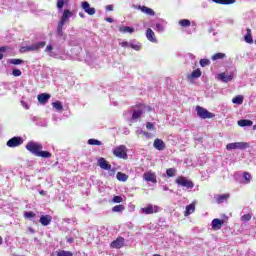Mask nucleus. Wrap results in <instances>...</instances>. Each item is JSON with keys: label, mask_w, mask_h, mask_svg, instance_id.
Masks as SVG:
<instances>
[{"label": "nucleus", "mask_w": 256, "mask_h": 256, "mask_svg": "<svg viewBox=\"0 0 256 256\" xmlns=\"http://www.w3.org/2000/svg\"><path fill=\"white\" fill-rule=\"evenodd\" d=\"M67 241H68V243H73V238H70Z\"/></svg>", "instance_id": "obj_60"}, {"label": "nucleus", "mask_w": 256, "mask_h": 256, "mask_svg": "<svg viewBox=\"0 0 256 256\" xmlns=\"http://www.w3.org/2000/svg\"><path fill=\"white\" fill-rule=\"evenodd\" d=\"M98 165L101 169H104V171H111V165L107 160H105V158H99Z\"/></svg>", "instance_id": "obj_16"}, {"label": "nucleus", "mask_w": 256, "mask_h": 256, "mask_svg": "<svg viewBox=\"0 0 256 256\" xmlns=\"http://www.w3.org/2000/svg\"><path fill=\"white\" fill-rule=\"evenodd\" d=\"M138 9L145 13V15H149L150 17H155V11L147 6H138Z\"/></svg>", "instance_id": "obj_19"}, {"label": "nucleus", "mask_w": 256, "mask_h": 256, "mask_svg": "<svg viewBox=\"0 0 256 256\" xmlns=\"http://www.w3.org/2000/svg\"><path fill=\"white\" fill-rule=\"evenodd\" d=\"M10 65H21L22 63H25L22 59H10L9 60Z\"/></svg>", "instance_id": "obj_39"}, {"label": "nucleus", "mask_w": 256, "mask_h": 256, "mask_svg": "<svg viewBox=\"0 0 256 256\" xmlns=\"http://www.w3.org/2000/svg\"><path fill=\"white\" fill-rule=\"evenodd\" d=\"M0 245H3V238L0 236Z\"/></svg>", "instance_id": "obj_59"}, {"label": "nucleus", "mask_w": 256, "mask_h": 256, "mask_svg": "<svg viewBox=\"0 0 256 256\" xmlns=\"http://www.w3.org/2000/svg\"><path fill=\"white\" fill-rule=\"evenodd\" d=\"M214 199L218 204L225 203V201H227V199H229V194L216 195V196H214Z\"/></svg>", "instance_id": "obj_24"}, {"label": "nucleus", "mask_w": 256, "mask_h": 256, "mask_svg": "<svg viewBox=\"0 0 256 256\" xmlns=\"http://www.w3.org/2000/svg\"><path fill=\"white\" fill-rule=\"evenodd\" d=\"M153 146L155 149H157V151H165V142L159 138L154 140Z\"/></svg>", "instance_id": "obj_18"}, {"label": "nucleus", "mask_w": 256, "mask_h": 256, "mask_svg": "<svg viewBox=\"0 0 256 256\" xmlns=\"http://www.w3.org/2000/svg\"><path fill=\"white\" fill-rule=\"evenodd\" d=\"M47 193H45V191L41 190L40 191V195H46Z\"/></svg>", "instance_id": "obj_58"}, {"label": "nucleus", "mask_w": 256, "mask_h": 256, "mask_svg": "<svg viewBox=\"0 0 256 256\" xmlns=\"http://www.w3.org/2000/svg\"><path fill=\"white\" fill-rule=\"evenodd\" d=\"M88 145H103V142L97 140V139H89L88 140Z\"/></svg>", "instance_id": "obj_40"}, {"label": "nucleus", "mask_w": 256, "mask_h": 256, "mask_svg": "<svg viewBox=\"0 0 256 256\" xmlns=\"http://www.w3.org/2000/svg\"><path fill=\"white\" fill-rule=\"evenodd\" d=\"M30 232L33 233V229L30 228Z\"/></svg>", "instance_id": "obj_64"}, {"label": "nucleus", "mask_w": 256, "mask_h": 256, "mask_svg": "<svg viewBox=\"0 0 256 256\" xmlns=\"http://www.w3.org/2000/svg\"><path fill=\"white\" fill-rule=\"evenodd\" d=\"M51 99V94H47V93H42L38 95V102L41 105H45L49 102V100Z\"/></svg>", "instance_id": "obj_17"}, {"label": "nucleus", "mask_w": 256, "mask_h": 256, "mask_svg": "<svg viewBox=\"0 0 256 256\" xmlns=\"http://www.w3.org/2000/svg\"><path fill=\"white\" fill-rule=\"evenodd\" d=\"M144 181H147L148 183H157V175L155 172L149 170L143 174Z\"/></svg>", "instance_id": "obj_10"}, {"label": "nucleus", "mask_w": 256, "mask_h": 256, "mask_svg": "<svg viewBox=\"0 0 256 256\" xmlns=\"http://www.w3.org/2000/svg\"><path fill=\"white\" fill-rule=\"evenodd\" d=\"M176 183L179 185V187H185L187 191H191V189L195 187L193 181L184 176H179L176 179Z\"/></svg>", "instance_id": "obj_4"}, {"label": "nucleus", "mask_w": 256, "mask_h": 256, "mask_svg": "<svg viewBox=\"0 0 256 256\" xmlns=\"http://www.w3.org/2000/svg\"><path fill=\"white\" fill-rule=\"evenodd\" d=\"M65 25V22H61V20L58 22L57 26V34L59 37H63V26Z\"/></svg>", "instance_id": "obj_32"}, {"label": "nucleus", "mask_w": 256, "mask_h": 256, "mask_svg": "<svg viewBox=\"0 0 256 256\" xmlns=\"http://www.w3.org/2000/svg\"><path fill=\"white\" fill-rule=\"evenodd\" d=\"M146 111H151V108L147 107L145 104L135 106L132 110V117L130 119L131 123H135V121L141 119Z\"/></svg>", "instance_id": "obj_2"}, {"label": "nucleus", "mask_w": 256, "mask_h": 256, "mask_svg": "<svg viewBox=\"0 0 256 256\" xmlns=\"http://www.w3.org/2000/svg\"><path fill=\"white\" fill-rule=\"evenodd\" d=\"M175 173H177V170H175V168H170L166 171V175H168V177H175Z\"/></svg>", "instance_id": "obj_41"}, {"label": "nucleus", "mask_w": 256, "mask_h": 256, "mask_svg": "<svg viewBox=\"0 0 256 256\" xmlns=\"http://www.w3.org/2000/svg\"><path fill=\"white\" fill-rule=\"evenodd\" d=\"M179 25L181 27H191V20L189 19H182L179 21Z\"/></svg>", "instance_id": "obj_34"}, {"label": "nucleus", "mask_w": 256, "mask_h": 256, "mask_svg": "<svg viewBox=\"0 0 256 256\" xmlns=\"http://www.w3.org/2000/svg\"><path fill=\"white\" fill-rule=\"evenodd\" d=\"M201 74V69L198 68L192 71L191 74L187 76V80L189 81V83H193L195 79H199V77H201Z\"/></svg>", "instance_id": "obj_15"}, {"label": "nucleus", "mask_w": 256, "mask_h": 256, "mask_svg": "<svg viewBox=\"0 0 256 256\" xmlns=\"http://www.w3.org/2000/svg\"><path fill=\"white\" fill-rule=\"evenodd\" d=\"M7 46H2L0 47V61L1 59H3V53H5V51H7Z\"/></svg>", "instance_id": "obj_48"}, {"label": "nucleus", "mask_w": 256, "mask_h": 256, "mask_svg": "<svg viewBox=\"0 0 256 256\" xmlns=\"http://www.w3.org/2000/svg\"><path fill=\"white\" fill-rule=\"evenodd\" d=\"M211 61L209 59H201L200 65H210Z\"/></svg>", "instance_id": "obj_49"}, {"label": "nucleus", "mask_w": 256, "mask_h": 256, "mask_svg": "<svg viewBox=\"0 0 256 256\" xmlns=\"http://www.w3.org/2000/svg\"><path fill=\"white\" fill-rule=\"evenodd\" d=\"M125 245V238L123 237H118L116 240H114L111 244L110 247L111 249H121Z\"/></svg>", "instance_id": "obj_14"}, {"label": "nucleus", "mask_w": 256, "mask_h": 256, "mask_svg": "<svg viewBox=\"0 0 256 256\" xmlns=\"http://www.w3.org/2000/svg\"><path fill=\"white\" fill-rule=\"evenodd\" d=\"M225 57H226V54H225V53L219 52V53L214 54V55L211 57V59H212V61H219V60H221V59H225Z\"/></svg>", "instance_id": "obj_29"}, {"label": "nucleus", "mask_w": 256, "mask_h": 256, "mask_svg": "<svg viewBox=\"0 0 256 256\" xmlns=\"http://www.w3.org/2000/svg\"><path fill=\"white\" fill-rule=\"evenodd\" d=\"M26 149L36 157H42L43 159H49V157H51V153L48 151H43V145L38 142H28L26 145Z\"/></svg>", "instance_id": "obj_1"}, {"label": "nucleus", "mask_w": 256, "mask_h": 256, "mask_svg": "<svg viewBox=\"0 0 256 256\" xmlns=\"http://www.w3.org/2000/svg\"><path fill=\"white\" fill-rule=\"evenodd\" d=\"M53 109H56V111H63V103L61 101H56L52 103Z\"/></svg>", "instance_id": "obj_31"}, {"label": "nucleus", "mask_w": 256, "mask_h": 256, "mask_svg": "<svg viewBox=\"0 0 256 256\" xmlns=\"http://www.w3.org/2000/svg\"><path fill=\"white\" fill-rule=\"evenodd\" d=\"M146 37L148 41H151L152 43H155L157 41V39L155 38V32H153L151 28L147 29Z\"/></svg>", "instance_id": "obj_23"}, {"label": "nucleus", "mask_w": 256, "mask_h": 256, "mask_svg": "<svg viewBox=\"0 0 256 256\" xmlns=\"http://www.w3.org/2000/svg\"><path fill=\"white\" fill-rule=\"evenodd\" d=\"M223 225H225V220H221L219 218H215L212 220L211 222V227L214 231H219V229H221V227H223Z\"/></svg>", "instance_id": "obj_13"}, {"label": "nucleus", "mask_w": 256, "mask_h": 256, "mask_svg": "<svg viewBox=\"0 0 256 256\" xmlns=\"http://www.w3.org/2000/svg\"><path fill=\"white\" fill-rule=\"evenodd\" d=\"M232 103H234V105H243V96L238 95V96L234 97L232 99Z\"/></svg>", "instance_id": "obj_30"}, {"label": "nucleus", "mask_w": 256, "mask_h": 256, "mask_svg": "<svg viewBox=\"0 0 256 256\" xmlns=\"http://www.w3.org/2000/svg\"><path fill=\"white\" fill-rule=\"evenodd\" d=\"M19 145H23V138L21 137H13L7 141V147H19Z\"/></svg>", "instance_id": "obj_11"}, {"label": "nucleus", "mask_w": 256, "mask_h": 256, "mask_svg": "<svg viewBox=\"0 0 256 256\" xmlns=\"http://www.w3.org/2000/svg\"><path fill=\"white\" fill-rule=\"evenodd\" d=\"M105 21H107L108 23H113V18H105Z\"/></svg>", "instance_id": "obj_54"}, {"label": "nucleus", "mask_w": 256, "mask_h": 256, "mask_svg": "<svg viewBox=\"0 0 256 256\" xmlns=\"http://www.w3.org/2000/svg\"><path fill=\"white\" fill-rule=\"evenodd\" d=\"M106 11H113V5H107Z\"/></svg>", "instance_id": "obj_53"}, {"label": "nucleus", "mask_w": 256, "mask_h": 256, "mask_svg": "<svg viewBox=\"0 0 256 256\" xmlns=\"http://www.w3.org/2000/svg\"><path fill=\"white\" fill-rule=\"evenodd\" d=\"M156 27H157L158 29H160L161 24H156Z\"/></svg>", "instance_id": "obj_61"}, {"label": "nucleus", "mask_w": 256, "mask_h": 256, "mask_svg": "<svg viewBox=\"0 0 256 256\" xmlns=\"http://www.w3.org/2000/svg\"><path fill=\"white\" fill-rule=\"evenodd\" d=\"M238 126L239 127H252L253 121L247 120V119H241L238 121Z\"/></svg>", "instance_id": "obj_25"}, {"label": "nucleus", "mask_w": 256, "mask_h": 256, "mask_svg": "<svg viewBox=\"0 0 256 256\" xmlns=\"http://www.w3.org/2000/svg\"><path fill=\"white\" fill-rule=\"evenodd\" d=\"M66 3H68V0H57V4H56L57 9L59 10L63 9Z\"/></svg>", "instance_id": "obj_38"}, {"label": "nucleus", "mask_w": 256, "mask_h": 256, "mask_svg": "<svg viewBox=\"0 0 256 256\" xmlns=\"http://www.w3.org/2000/svg\"><path fill=\"white\" fill-rule=\"evenodd\" d=\"M12 75H13L14 77H21V70H19V69H13Z\"/></svg>", "instance_id": "obj_46"}, {"label": "nucleus", "mask_w": 256, "mask_h": 256, "mask_svg": "<svg viewBox=\"0 0 256 256\" xmlns=\"http://www.w3.org/2000/svg\"><path fill=\"white\" fill-rule=\"evenodd\" d=\"M114 213H121V211H125V206L123 205H116L112 208Z\"/></svg>", "instance_id": "obj_37"}, {"label": "nucleus", "mask_w": 256, "mask_h": 256, "mask_svg": "<svg viewBox=\"0 0 256 256\" xmlns=\"http://www.w3.org/2000/svg\"><path fill=\"white\" fill-rule=\"evenodd\" d=\"M116 177H117L118 181H123V182L127 181V179H128V176L122 172H118Z\"/></svg>", "instance_id": "obj_36"}, {"label": "nucleus", "mask_w": 256, "mask_h": 256, "mask_svg": "<svg viewBox=\"0 0 256 256\" xmlns=\"http://www.w3.org/2000/svg\"><path fill=\"white\" fill-rule=\"evenodd\" d=\"M73 16V12H71L70 10H64L61 18H60V21L62 23H67V21H69V18Z\"/></svg>", "instance_id": "obj_21"}, {"label": "nucleus", "mask_w": 256, "mask_h": 256, "mask_svg": "<svg viewBox=\"0 0 256 256\" xmlns=\"http://www.w3.org/2000/svg\"><path fill=\"white\" fill-rule=\"evenodd\" d=\"M195 213V203H191L186 206V210L184 211V216L189 217V215Z\"/></svg>", "instance_id": "obj_22"}, {"label": "nucleus", "mask_w": 256, "mask_h": 256, "mask_svg": "<svg viewBox=\"0 0 256 256\" xmlns=\"http://www.w3.org/2000/svg\"><path fill=\"white\" fill-rule=\"evenodd\" d=\"M51 221H53V217H51L50 215H42L40 217V223L44 227H47V225H50Z\"/></svg>", "instance_id": "obj_20"}, {"label": "nucleus", "mask_w": 256, "mask_h": 256, "mask_svg": "<svg viewBox=\"0 0 256 256\" xmlns=\"http://www.w3.org/2000/svg\"><path fill=\"white\" fill-rule=\"evenodd\" d=\"M213 3H217V5H233L236 0H212Z\"/></svg>", "instance_id": "obj_26"}, {"label": "nucleus", "mask_w": 256, "mask_h": 256, "mask_svg": "<svg viewBox=\"0 0 256 256\" xmlns=\"http://www.w3.org/2000/svg\"><path fill=\"white\" fill-rule=\"evenodd\" d=\"M196 113L200 119H213V117H215V114L208 112L207 109L201 106L196 107Z\"/></svg>", "instance_id": "obj_6"}, {"label": "nucleus", "mask_w": 256, "mask_h": 256, "mask_svg": "<svg viewBox=\"0 0 256 256\" xmlns=\"http://www.w3.org/2000/svg\"><path fill=\"white\" fill-rule=\"evenodd\" d=\"M141 43L137 42L136 44H134L133 42H130V48L133 49L134 51H141Z\"/></svg>", "instance_id": "obj_35"}, {"label": "nucleus", "mask_w": 256, "mask_h": 256, "mask_svg": "<svg viewBox=\"0 0 256 256\" xmlns=\"http://www.w3.org/2000/svg\"><path fill=\"white\" fill-rule=\"evenodd\" d=\"M112 201H113V203H123V197H121V196H114Z\"/></svg>", "instance_id": "obj_43"}, {"label": "nucleus", "mask_w": 256, "mask_h": 256, "mask_svg": "<svg viewBox=\"0 0 256 256\" xmlns=\"http://www.w3.org/2000/svg\"><path fill=\"white\" fill-rule=\"evenodd\" d=\"M81 8L83 9V11H85V13H87V15H95L96 10L94 7H91V4H89V2H82Z\"/></svg>", "instance_id": "obj_12"}, {"label": "nucleus", "mask_w": 256, "mask_h": 256, "mask_svg": "<svg viewBox=\"0 0 256 256\" xmlns=\"http://www.w3.org/2000/svg\"><path fill=\"white\" fill-rule=\"evenodd\" d=\"M253 130L256 131V125L253 126Z\"/></svg>", "instance_id": "obj_62"}, {"label": "nucleus", "mask_w": 256, "mask_h": 256, "mask_svg": "<svg viewBox=\"0 0 256 256\" xmlns=\"http://www.w3.org/2000/svg\"><path fill=\"white\" fill-rule=\"evenodd\" d=\"M243 179H244L245 183H249V181H251V174H249L247 172L244 173Z\"/></svg>", "instance_id": "obj_45"}, {"label": "nucleus", "mask_w": 256, "mask_h": 256, "mask_svg": "<svg viewBox=\"0 0 256 256\" xmlns=\"http://www.w3.org/2000/svg\"><path fill=\"white\" fill-rule=\"evenodd\" d=\"M56 256H73V252L65 251V250H58Z\"/></svg>", "instance_id": "obj_33"}, {"label": "nucleus", "mask_w": 256, "mask_h": 256, "mask_svg": "<svg viewBox=\"0 0 256 256\" xmlns=\"http://www.w3.org/2000/svg\"><path fill=\"white\" fill-rule=\"evenodd\" d=\"M23 107H25V109H29V106H27V104H25V102H22Z\"/></svg>", "instance_id": "obj_56"}, {"label": "nucleus", "mask_w": 256, "mask_h": 256, "mask_svg": "<svg viewBox=\"0 0 256 256\" xmlns=\"http://www.w3.org/2000/svg\"><path fill=\"white\" fill-rule=\"evenodd\" d=\"M137 135H147V132L143 131V130H138L136 131Z\"/></svg>", "instance_id": "obj_52"}, {"label": "nucleus", "mask_w": 256, "mask_h": 256, "mask_svg": "<svg viewBox=\"0 0 256 256\" xmlns=\"http://www.w3.org/2000/svg\"><path fill=\"white\" fill-rule=\"evenodd\" d=\"M146 129L153 131V129H155V125H153V123H151V122H148L146 124Z\"/></svg>", "instance_id": "obj_50"}, {"label": "nucleus", "mask_w": 256, "mask_h": 256, "mask_svg": "<svg viewBox=\"0 0 256 256\" xmlns=\"http://www.w3.org/2000/svg\"><path fill=\"white\" fill-rule=\"evenodd\" d=\"M235 73V70H226L225 72L219 73L216 76V79H218V81H222V83H229L235 79Z\"/></svg>", "instance_id": "obj_3"}, {"label": "nucleus", "mask_w": 256, "mask_h": 256, "mask_svg": "<svg viewBox=\"0 0 256 256\" xmlns=\"http://www.w3.org/2000/svg\"><path fill=\"white\" fill-rule=\"evenodd\" d=\"M119 31L120 33H134L135 28L129 26H120Z\"/></svg>", "instance_id": "obj_27"}, {"label": "nucleus", "mask_w": 256, "mask_h": 256, "mask_svg": "<svg viewBox=\"0 0 256 256\" xmlns=\"http://www.w3.org/2000/svg\"><path fill=\"white\" fill-rule=\"evenodd\" d=\"M47 43L45 41L38 42L32 46H24L20 48V53H27L29 51H39L40 49H43Z\"/></svg>", "instance_id": "obj_5"}, {"label": "nucleus", "mask_w": 256, "mask_h": 256, "mask_svg": "<svg viewBox=\"0 0 256 256\" xmlns=\"http://www.w3.org/2000/svg\"><path fill=\"white\" fill-rule=\"evenodd\" d=\"M79 17H81V19H85V14L83 12H80Z\"/></svg>", "instance_id": "obj_55"}, {"label": "nucleus", "mask_w": 256, "mask_h": 256, "mask_svg": "<svg viewBox=\"0 0 256 256\" xmlns=\"http://www.w3.org/2000/svg\"><path fill=\"white\" fill-rule=\"evenodd\" d=\"M113 155L118 157V159H126L127 158V147L125 145L117 146L113 149Z\"/></svg>", "instance_id": "obj_7"}, {"label": "nucleus", "mask_w": 256, "mask_h": 256, "mask_svg": "<svg viewBox=\"0 0 256 256\" xmlns=\"http://www.w3.org/2000/svg\"><path fill=\"white\" fill-rule=\"evenodd\" d=\"M120 47H123L124 49L127 47H131V43L127 42V41H123L119 43Z\"/></svg>", "instance_id": "obj_47"}, {"label": "nucleus", "mask_w": 256, "mask_h": 256, "mask_svg": "<svg viewBox=\"0 0 256 256\" xmlns=\"http://www.w3.org/2000/svg\"><path fill=\"white\" fill-rule=\"evenodd\" d=\"M24 217L26 219H33V217H35V213H33L32 211L25 212Z\"/></svg>", "instance_id": "obj_44"}, {"label": "nucleus", "mask_w": 256, "mask_h": 256, "mask_svg": "<svg viewBox=\"0 0 256 256\" xmlns=\"http://www.w3.org/2000/svg\"><path fill=\"white\" fill-rule=\"evenodd\" d=\"M247 147H249L247 142H234L226 145L227 151H233V149H240L243 151L244 149H247Z\"/></svg>", "instance_id": "obj_8"}, {"label": "nucleus", "mask_w": 256, "mask_h": 256, "mask_svg": "<svg viewBox=\"0 0 256 256\" xmlns=\"http://www.w3.org/2000/svg\"><path fill=\"white\" fill-rule=\"evenodd\" d=\"M141 213H144V215H153V213H159L161 211V208L157 205L153 204H147L146 207L141 208Z\"/></svg>", "instance_id": "obj_9"}, {"label": "nucleus", "mask_w": 256, "mask_h": 256, "mask_svg": "<svg viewBox=\"0 0 256 256\" xmlns=\"http://www.w3.org/2000/svg\"><path fill=\"white\" fill-rule=\"evenodd\" d=\"M246 31H247V34L244 36V41L246 43L251 44V43H253V36L251 35V28H247Z\"/></svg>", "instance_id": "obj_28"}, {"label": "nucleus", "mask_w": 256, "mask_h": 256, "mask_svg": "<svg viewBox=\"0 0 256 256\" xmlns=\"http://www.w3.org/2000/svg\"><path fill=\"white\" fill-rule=\"evenodd\" d=\"M163 190H164V191H169V187L163 186Z\"/></svg>", "instance_id": "obj_57"}, {"label": "nucleus", "mask_w": 256, "mask_h": 256, "mask_svg": "<svg viewBox=\"0 0 256 256\" xmlns=\"http://www.w3.org/2000/svg\"><path fill=\"white\" fill-rule=\"evenodd\" d=\"M153 256H161V255H159V254H154Z\"/></svg>", "instance_id": "obj_63"}, {"label": "nucleus", "mask_w": 256, "mask_h": 256, "mask_svg": "<svg viewBox=\"0 0 256 256\" xmlns=\"http://www.w3.org/2000/svg\"><path fill=\"white\" fill-rule=\"evenodd\" d=\"M251 214H244L242 217H241V221H243L244 223H247V221H251Z\"/></svg>", "instance_id": "obj_42"}, {"label": "nucleus", "mask_w": 256, "mask_h": 256, "mask_svg": "<svg viewBox=\"0 0 256 256\" xmlns=\"http://www.w3.org/2000/svg\"><path fill=\"white\" fill-rule=\"evenodd\" d=\"M45 51H47L48 53H51L53 51V46L48 45L45 49Z\"/></svg>", "instance_id": "obj_51"}]
</instances>
